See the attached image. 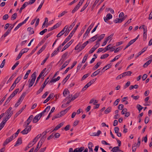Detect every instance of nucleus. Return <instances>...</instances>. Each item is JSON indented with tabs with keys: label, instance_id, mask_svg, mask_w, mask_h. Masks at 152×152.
<instances>
[{
	"label": "nucleus",
	"instance_id": "774afa93",
	"mask_svg": "<svg viewBox=\"0 0 152 152\" xmlns=\"http://www.w3.org/2000/svg\"><path fill=\"white\" fill-rule=\"evenodd\" d=\"M28 5V2H25L23 5L21 7L23 9H24Z\"/></svg>",
	"mask_w": 152,
	"mask_h": 152
},
{
	"label": "nucleus",
	"instance_id": "393cba45",
	"mask_svg": "<svg viewBox=\"0 0 152 152\" xmlns=\"http://www.w3.org/2000/svg\"><path fill=\"white\" fill-rule=\"evenodd\" d=\"M60 115L61 114L60 113H58L57 114L55 115L52 118V120H54L56 118H59L60 117H62L61 115Z\"/></svg>",
	"mask_w": 152,
	"mask_h": 152
},
{
	"label": "nucleus",
	"instance_id": "c9c22d12",
	"mask_svg": "<svg viewBox=\"0 0 152 152\" xmlns=\"http://www.w3.org/2000/svg\"><path fill=\"white\" fill-rule=\"evenodd\" d=\"M68 54V52H66L62 56V59H63V60L62 61V63L65 60V58L67 56Z\"/></svg>",
	"mask_w": 152,
	"mask_h": 152
},
{
	"label": "nucleus",
	"instance_id": "4c0bfd02",
	"mask_svg": "<svg viewBox=\"0 0 152 152\" xmlns=\"http://www.w3.org/2000/svg\"><path fill=\"white\" fill-rule=\"evenodd\" d=\"M79 95V94L78 93H76L73 96L71 99V100L73 101L77 98Z\"/></svg>",
	"mask_w": 152,
	"mask_h": 152
},
{
	"label": "nucleus",
	"instance_id": "bf43d9fd",
	"mask_svg": "<svg viewBox=\"0 0 152 152\" xmlns=\"http://www.w3.org/2000/svg\"><path fill=\"white\" fill-rule=\"evenodd\" d=\"M89 75V74L88 73L84 75L83 76L81 79V80H84L87 77H88Z\"/></svg>",
	"mask_w": 152,
	"mask_h": 152
},
{
	"label": "nucleus",
	"instance_id": "ddd939ff",
	"mask_svg": "<svg viewBox=\"0 0 152 152\" xmlns=\"http://www.w3.org/2000/svg\"><path fill=\"white\" fill-rule=\"evenodd\" d=\"M111 151L113 152H117L118 151H121V150L119 149V146H115L111 150Z\"/></svg>",
	"mask_w": 152,
	"mask_h": 152
},
{
	"label": "nucleus",
	"instance_id": "a18cd8bd",
	"mask_svg": "<svg viewBox=\"0 0 152 152\" xmlns=\"http://www.w3.org/2000/svg\"><path fill=\"white\" fill-rule=\"evenodd\" d=\"M88 55L87 54L85 55L84 56L83 59L82 61V63H84L86 61Z\"/></svg>",
	"mask_w": 152,
	"mask_h": 152
},
{
	"label": "nucleus",
	"instance_id": "58836bf2",
	"mask_svg": "<svg viewBox=\"0 0 152 152\" xmlns=\"http://www.w3.org/2000/svg\"><path fill=\"white\" fill-rule=\"evenodd\" d=\"M111 110V107H109L104 110V113L105 114H107L110 113Z\"/></svg>",
	"mask_w": 152,
	"mask_h": 152
},
{
	"label": "nucleus",
	"instance_id": "a878e982",
	"mask_svg": "<svg viewBox=\"0 0 152 152\" xmlns=\"http://www.w3.org/2000/svg\"><path fill=\"white\" fill-rule=\"evenodd\" d=\"M102 63L100 62H98L93 67V69L94 70H96L101 65Z\"/></svg>",
	"mask_w": 152,
	"mask_h": 152
},
{
	"label": "nucleus",
	"instance_id": "4be33fe9",
	"mask_svg": "<svg viewBox=\"0 0 152 152\" xmlns=\"http://www.w3.org/2000/svg\"><path fill=\"white\" fill-rule=\"evenodd\" d=\"M100 72V69H98L95 72H94L91 75V77H93V76H95L97 75Z\"/></svg>",
	"mask_w": 152,
	"mask_h": 152
},
{
	"label": "nucleus",
	"instance_id": "f8f14e48",
	"mask_svg": "<svg viewBox=\"0 0 152 152\" xmlns=\"http://www.w3.org/2000/svg\"><path fill=\"white\" fill-rule=\"evenodd\" d=\"M26 107V105H24L23 106L21 110H19L18 112L16 113L15 115V118H16L22 112V111Z\"/></svg>",
	"mask_w": 152,
	"mask_h": 152
},
{
	"label": "nucleus",
	"instance_id": "680f3d73",
	"mask_svg": "<svg viewBox=\"0 0 152 152\" xmlns=\"http://www.w3.org/2000/svg\"><path fill=\"white\" fill-rule=\"evenodd\" d=\"M106 18H107V19L109 20L112 18V15L111 14L108 13L106 15Z\"/></svg>",
	"mask_w": 152,
	"mask_h": 152
},
{
	"label": "nucleus",
	"instance_id": "f3484780",
	"mask_svg": "<svg viewBox=\"0 0 152 152\" xmlns=\"http://www.w3.org/2000/svg\"><path fill=\"white\" fill-rule=\"evenodd\" d=\"M84 148L83 147L80 148H77L74 150L73 152H82L84 149Z\"/></svg>",
	"mask_w": 152,
	"mask_h": 152
},
{
	"label": "nucleus",
	"instance_id": "dca6fc26",
	"mask_svg": "<svg viewBox=\"0 0 152 152\" xmlns=\"http://www.w3.org/2000/svg\"><path fill=\"white\" fill-rule=\"evenodd\" d=\"M46 44L45 43L44 45L39 50L37 54V55H39L40 54L42 51H43L45 48L46 46Z\"/></svg>",
	"mask_w": 152,
	"mask_h": 152
},
{
	"label": "nucleus",
	"instance_id": "2eb2a0df",
	"mask_svg": "<svg viewBox=\"0 0 152 152\" xmlns=\"http://www.w3.org/2000/svg\"><path fill=\"white\" fill-rule=\"evenodd\" d=\"M70 59L68 61H66L63 64L61 68H60V70H61L63 69L64 68H65L67 65H68L69 63Z\"/></svg>",
	"mask_w": 152,
	"mask_h": 152
},
{
	"label": "nucleus",
	"instance_id": "6e6552de",
	"mask_svg": "<svg viewBox=\"0 0 152 152\" xmlns=\"http://www.w3.org/2000/svg\"><path fill=\"white\" fill-rule=\"evenodd\" d=\"M74 26V23H72L69 28H68L67 31L66 30L65 31V33L64 34L65 36H66L68 34L70 31L71 30Z\"/></svg>",
	"mask_w": 152,
	"mask_h": 152
},
{
	"label": "nucleus",
	"instance_id": "72a5a7b5",
	"mask_svg": "<svg viewBox=\"0 0 152 152\" xmlns=\"http://www.w3.org/2000/svg\"><path fill=\"white\" fill-rule=\"evenodd\" d=\"M121 56V55L116 56L110 62H112L118 59Z\"/></svg>",
	"mask_w": 152,
	"mask_h": 152
},
{
	"label": "nucleus",
	"instance_id": "6ab92c4d",
	"mask_svg": "<svg viewBox=\"0 0 152 152\" xmlns=\"http://www.w3.org/2000/svg\"><path fill=\"white\" fill-rule=\"evenodd\" d=\"M63 125V123H61L59 124L58 125H57L54 129L52 131V132H53L54 131H56L58 130L61 127H62Z\"/></svg>",
	"mask_w": 152,
	"mask_h": 152
},
{
	"label": "nucleus",
	"instance_id": "79ce46f5",
	"mask_svg": "<svg viewBox=\"0 0 152 152\" xmlns=\"http://www.w3.org/2000/svg\"><path fill=\"white\" fill-rule=\"evenodd\" d=\"M70 39V38L68 36L66 39L64 40V41L62 44V45H64Z\"/></svg>",
	"mask_w": 152,
	"mask_h": 152
},
{
	"label": "nucleus",
	"instance_id": "864d4df0",
	"mask_svg": "<svg viewBox=\"0 0 152 152\" xmlns=\"http://www.w3.org/2000/svg\"><path fill=\"white\" fill-rule=\"evenodd\" d=\"M19 61H17L15 64L13 66L12 68V70H14L15 67L19 64Z\"/></svg>",
	"mask_w": 152,
	"mask_h": 152
},
{
	"label": "nucleus",
	"instance_id": "4d7b16f0",
	"mask_svg": "<svg viewBox=\"0 0 152 152\" xmlns=\"http://www.w3.org/2000/svg\"><path fill=\"white\" fill-rule=\"evenodd\" d=\"M79 8V7H77V6H76L74 8V9L72 11V13H75L77 10Z\"/></svg>",
	"mask_w": 152,
	"mask_h": 152
},
{
	"label": "nucleus",
	"instance_id": "473e14b6",
	"mask_svg": "<svg viewBox=\"0 0 152 152\" xmlns=\"http://www.w3.org/2000/svg\"><path fill=\"white\" fill-rule=\"evenodd\" d=\"M60 78V76H58L57 78L53 79H52L50 81V83L55 82L58 80Z\"/></svg>",
	"mask_w": 152,
	"mask_h": 152
},
{
	"label": "nucleus",
	"instance_id": "a19ab883",
	"mask_svg": "<svg viewBox=\"0 0 152 152\" xmlns=\"http://www.w3.org/2000/svg\"><path fill=\"white\" fill-rule=\"evenodd\" d=\"M70 74H68L67 76L64 79V80H63V82H64V84L66 82L67 80L68 79L70 76Z\"/></svg>",
	"mask_w": 152,
	"mask_h": 152
},
{
	"label": "nucleus",
	"instance_id": "0e129e2a",
	"mask_svg": "<svg viewBox=\"0 0 152 152\" xmlns=\"http://www.w3.org/2000/svg\"><path fill=\"white\" fill-rule=\"evenodd\" d=\"M88 4H87V3H86L85 4L84 6L80 10V12H82L88 6Z\"/></svg>",
	"mask_w": 152,
	"mask_h": 152
},
{
	"label": "nucleus",
	"instance_id": "09e8293b",
	"mask_svg": "<svg viewBox=\"0 0 152 152\" xmlns=\"http://www.w3.org/2000/svg\"><path fill=\"white\" fill-rule=\"evenodd\" d=\"M58 52L59 51L58 50H55L51 54V57H53L57 55Z\"/></svg>",
	"mask_w": 152,
	"mask_h": 152
},
{
	"label": "nucleus",
	"instance_id": "4468645a",
	"mask_svg": "<svg viewBox=\"0 0 152 152\" xmlns=\"http://www.w3.org/2000/svg\"><path fill=\"white\" fill-rule=\"evenodd\" d=\"M94 147V145L92 142H90L88 144V147L89 150V151H93V147Z\"/></svg>",
	"mask_w": 152,
	"mask_h": 152
},
{
	"label": "nucleus",
	"instance_id": "1a4fd4ad",
	"mask_svg": "<svg viewBox=\"0 0 152 152\" xmlns=\"http://www.w3.org/2000/svg\"><path fill=\"white\" fill-rule=\"evenodd\" d=\"M19 90V88H17L15 89L12 93L10 95L9 98L11 99L13 98L15 95H16Z\"/></svg>",
	"mask_w": 152,
	"mask_h": 152
},
{
	"label": "nucleus",
	"instance_id": "ea45409f",
	"mask_svg": "<svg viewBox=\"0 0 152 152\" xmlns=\"http://www.w3.org/2000/svg\"><path fill=\"white\" fill-rule=\"evenodd\" d=\"M34 144H32L31 142H30L29 143L27 146L25 148V151H26L28 150L29 148L32 147L33 145Z\"/></svg>",
	"mask_w": 152,
	"mask_h": 152
},
{
	"label": "nucleus",
	"instance_id": "c03bdc74",
	"mask_svg": "<svg viewBox=\"0 0 152 152\" xmlns=\"http://www.w3.org/2000/svg\"><path fill=\"white\" fill-rule=\"evenodd\" d=\"M90 86V84L89 83H87L83 88L82 89V91H84L87 88Z\"/></svg>",
	"mask_w": 152,
	"mask_h": 152
},
{
	"label": "nucleus",
	"instance_id": "338daca9",
	"mask_svg": "<svg viewBox=\"0 0 152 152\" xmlns=\"http://www.w3.org/2000/svg\"><path fill=\"white\" fill-rule=\"evenodd\" d=\"M47 31V29L46 28L44 29L43 30L40 31L39 33V34L41 35H43Z\"/></svg>",
	"mask_w": 152,
	"mask_h": 152
},
{
	"label": "nucleus",
	"instance_id": "052dcab7",
	"mask_svg": "<svg viewBox=\"0 0 152 152\" xmlns=\"http://www.w3.org/2000/svg\"><path fill=\"white\" fill-rule=\"evenodd\" d=\"M130 84V82L129 81H128L126 84L124 86V88L125 89L128 87Z\"/></svg>",
	"mask_w": 152,
	"mask_h": 152
},
{
	"label": "nucleus",
	"instance_id": "37998d69",
	"mask_svg": "<svg viewBox=\"0 0 152 152\" xmlns=\"http://www.w3.org/2000/svg\"><path fill=\"white\" fill-rule=\"evenodd\" d=\"M81 44L80 43H79L75 47V49L76 50H79V51H80V49L81 48Z\"/></svg>",
	"mask_w": 152,
	"mask_h": 152
},
{
	"label": "nucleus",
	"instance_id": "8fccbe9b",
	"mask_svg": "<svg viewBox=\"0 0 152 152\" xmlns=\"http://www.w3.org/2000/svg\"><path fill=\"white\" fill-rule=\"evenodd\" d=\"M40 142H39L38 143L36 148H35V149H34V152H37V151H38V149L40 148V147H41V146H40L39 147V143Z\"/></svg>",
	"mask_w": 152,
	"mask_h": 152
},
{
	"label": "nucleus",
	"instance_id": "de8ad7c7",
	"mask_svg": "<svg viewBox=\"0 0 152 152\" xmlns=\"http://www.w3.org/2000/svg\"><path fill=\"white\" fill-rule=\"evenodd\" d=\"M109 56V54H105L104 55H103L101 56L100 57V58L101 59H104L108 57Z\"/></svg>",
	"mask_w": 152,
	"mask_h": 152
},
{
	"label": "nucleus",
	"instance_id": "f704fd0d",
	"mask_svg": "<svg viewBox=\"0 0 152 152\" xmlns=\"http://www.w3.org/2000/svg\"><path fill=\"white\" fill-rule=\"evenodd\" d=\"M31 71L30 69L28 70L27 71V72H26V74L25 75V76L24 77L23 79H26L27 78L28 75L30 73Z\"/></svg>",
	"mask_w": 152,
	"mask_h": 152
},
{
	"label": "nucleus",
	"instance_id": "9d476101",
	"mask_svg": "<svg viewBox=\"0 0 152 152\" xmlns=\"http://www.w3.org/2000/svg\"><path fill=\"white\" fill-rule=\"evenodd\" d=\"M73 41L72 40H71L70 41L68 42L63 48L61 51L62 52L65 50L72 43Z\"/></svg>",
	"mask_w": 152,
	"mask_h": 152
},
{
	"label": "nucleus",
	"instance_id": "6e6d98bb",
	"mask_svg": "<svg viewBox=\"0 0 152 152\" xmlns=\"http://www.w3.org/2000/svg\"><path fill=\"white\" fill-rule=\"evenodd\" d=\"M17 13H14L11 17V20H13L15 19L17 16Z\"/></svg>",
	"mask_w": 152,
	"mask_h": 152
},
{
	"label": "nucleus",
	"instance_id": "a211bd4d",
	"mask_svg": "<svg viewBox=\"0 0 152 152\" xmlns=\"http://www.w3.org/2000/svg\"><path fill=\"white\" fill-rule=\"evenodd\" d=\"M22 143V138L21 137L19 138L16 141V144L15 145V147L19 145H20Z\"/></svg>",
	"mask_w": 152,
	"mask_h": 152
},
{
	"label": "nucleus",
	"instance_id": "5fc2aeb1",
	"mask_svg": "<svg viewBox=\"0 0 152 152\" xmlns=\"http://www.w3.org/2000/svg\"><path fill=\"white\" fill-rule=\"evenodd\" d=\"M147 48L145 47L143 48L141 50L140 52L139 53V55H140L142 53L144 52L147 49Z\"/></svg>",
	"mask_w": 152,
	"mask_h": 152
},
{
	"label": "nucleus",
	"instance_id": "7c9ffc66",
	"mask_svg": "<svg viewBox=\"0 0 152 152\" xmlns=\"http://www.w3.org/2000/svg\"><path fill=\"white\" fill-rule=\"evenodd\" d=\"M69 93V91L68 89H65L63 92V95L64 96H65L67 94Z\"/></svg>",
	"mask_w": 152,
	"mask_h": 152
},
{
	"label": "nucleus",
	"instance_id": "c756f323",
	"mask_svg": "<svg viewBox=\"0 0 152 152\" xmlns=\"http://www.w3.org/2000/svg\"><path fill=\"white\" fill-rule=\"evenodd\" d=\"M12 29V28H9L7 31L5 32V33L3 35L4 37H6L7 35H8V34L10 33L11 31V30Z\"/></svg>",
	"mask_w": 152,
	"mask_h": 152
},
{
	"label": "nucleus",
	"instance_id": "cd10ccee",
	"mask_svg": "<svg viewBox=\"0 0 152 152\" xmlns=\"http://www.w3.org/2000/svg\"><path fill=\"white\" fill-rule=\"evenodd\" d=\"M98 35L96 34L93 37L89 39V41L91 42H93L95 40L98 38Z\"/></svg>",
	"mask_w": 152,
	"mask_h": 152
},
{
	"label": "nucleus",
	"instance_id": "e433bc0d",
	"mask_svg": "<svg viewBox=\"0 0 152 152\" xmlns=\"http://www.w3.org/2000/svg\"><path fill=\"white\" fill-rule=\"evenodd\" d=\"M65 32L62 30L56 36L57 37H59L62 35Z\"/></svg>",
	"mask_w": 152,
	"mask_h": 152
},
{
	"label": "nucleus",
	"instance_id": "49530a36",
	"mask_svg": "<svg viewBox=\"0 0 152 152\" xmlns=\"http://www.w3.org/2000/svg\"><path fill=\"white\" fill-rule=\"evenodd\" d=\"M46 138V137L42 136L40 140L39 141L40 142V146H41L42 144V143L44 142Z\"/></svg>",
	"mask_w": 152,
	"mask_h": 152
},
{
	"label": "nucleus",
	"instance_id": "bb28decb",
	"mask_svg": "<svg viewBox=\"0 0 152 152\" xmlns=\"http://www.w3.org/2000/svg\"><path fill=\"white\" fill-rule=\"evenodd\" d=\"M152 61V59L150 60L147 61L143 65V67L145 68L147 67Z\"/></svg>",
	"mask_w": 152,
	"mask_h": 152
},
{
	"label": "nucleus",
	"instance_id": "13d9d810",
	"mask_svg": "<svg viewBox=\"0 0 152 152\" xmlns=\"http://www.w3.org/2000/svg\"><path fill=\"white\" fill-rule=\"evenodd\" d=\"M100 45V43L98 42H96V44L93 47L96 50L97 48H98Z\"/></svg>",
	"mask_w": 152,
	"mask_h": 152
},
{
	"label": "nucleus",
	"instance_id": "69168bd1",
	"mask_svg": "<svg viewBox=\"0 0 152 152\" xmlns=\"http://www.w3.org/2000/svg\"><path fill=\"white\" fill-rule=\"evenodd\" d=\"M67 12L66 11H64L61 14H59L58 16V17H61L64 15L65 14L67 13Z\"/></svg>",
	"mask_w": 152,
	"mask_h": 152
},
{
	"label": "nucleus",
	"instance_id": "aec40b11",
	"mask_svg": "<svg viewBox=\"0 0 152 152\" xmlns=\"http://www.w3.org/2000/svg\"><path fill=\"white\" fill-rule=\"evenodd\" d=\"M27 31L29 32V34L31 35L34 33V31L33 28L29 27L27 28Z\"/></svg>",
	"mask_w": 152,
	"mask_h": 152
},
{
	"label": "nucleus",
	"instance_id": "412c9836",
	"mask_svg": "<svg viewBox=\"0 0 152 152\" xmlns=\"http://www.w3.org/2000/svg\"><path fill=\"white\" fill-rule=\"evenodd\" d=\"M22 78V76H21L18 77L15 80L13 83L15 84L16 85L21 80Z\"/></svg>",
	"mask_w": 152,
	"mask_h": 152
},
{
	"label": "nucleus",
	"instance_id": "c85d7f7f",
	"mask_svg": "<svg viewBox=\"0 0 152 152\" xmlns=\"http://www.w3.org/2000/svg\"><path fill=\"white\" fill-rule=\"evenodd\" d=\"M132 73V72L129 71L123 73V74L124 77L126 76H130Z\"/></svg>",
	"mask_w": 152,
	"mask_h": 152
},
{
	"label": "nucleus",
	"instance_id": "b1692460",
	"mask_svg": "<svg viewBox=\"0 0 152 152\" xmlns=\"http://www.w3.org/2000/svg\"><path fill=\"white\" fill-rule=\"evenodd\" d=\"M105 36V34H102L100 35L99 37H98V40L97 42H99Z\"/></svg>",
	"mask_w": 152,
	"mask_h": 152
},
{
	"label": "nucleus",
	"instance_id": "603ef678",
	"mask_svg": "<svg viewBox=\"0 0 152 152\" xmlns=\"http://www.w3.org/2000/svg\"><path fill=\"white\" fill-rule=\"evenodd\" d=\"M35 116L34 117V118L33 119V120L32 122L34 123H37L39 120V119H38L37 118V117Z\"/></svg>",
	"mask_w": 152,
	"mask_h": 152
},
{
	"label": "nucleus",
	"instance_id": "f03ea898",
	"mask_svg": "<svg viewBox=\"0 0 152 152\" xmlns=\"http://www.w3.org/2000/svg\"><path fill=\"white\" fill-rule=\"evenodd\" d=\"M24 127L26 128L23 130L21 132V133L23 134H27L31 130V125L28 126H23Z\"/></svg>",
	"mask_w": 152,
	"mask_h": 152
},
{
	"label": "nucleus",
	"instance_id": "39448f33",
	"mask_svg": "<svg viewBox=\"0 0 152 152\" xmlns=\"http://www.w3.org/2000/svg\"><path fill=\"white\" fill-rule=\"evenodd\" d=\"M29 18V17H27L22 22V23H20L14 29V31H16L21 26L23 25L25 23L26 21H27L28 19Z\"/></svg>",
	"mask_w": 152,
	"mask_h": 152
},
{
	"label": "nucleus",
	"instance_id": "9b49d317",
	"mask_svg": "<svg viewBox=\"0 0 152 152\" xmlns=\"http://www.w3.org/2000/svg\"><path fill=\"white\" fill-rule=\"evenodd\" d=\"M53 95L54 94L53 93L50 94L48 97L44 101L43 103H45L48 102L53 96Z\"/></svg>",
	"mask_w": 152,
	"mask_h": 152
},
{
	"label": "nucleus",
	"instance_id": "e2e57ef3",
	"mask_svg": "<svg viewBox=\"0 0 152 152\" xmlns=\"http://www.w3.org/2000/svg\"><path fill=\"white\" fill-rule=\"evenodd\" d=\"M67 112V111H66L65 109L64 110L61 111L60 113L61 116L64 115Z\"/></svg>",
	"mask_w": 152,
	"mask_h": 152
},
{
	"label": "nucleus",
	"instance_id": "5701e85b",
	"mask_svg": "<svg viewBox=\"0 0 152 152\" xmlns=\"http://www.w3.org/2000/svg\"><path fill=\"white\" fill-rule=\"evenodd\" d=\"M139 35H138L137 37L135 39L131 40L128 43L129 45H131L132 44H133L134 42H135L136 40L138 39L139 37Z\"/></svg>",
	"mask_w": 152,
	"mask_h": 152
},
{
	"label": "nucleus",
	"instance_id": "f257e3e1",
	"mask_svg": "<svg viewBox=\"0 0 152 152\" xmlns=\"http://www.w3.org/2000/svg\"><path fill=\"white\" fill-rule=\"evenodd\" d=\"M36 72H35L31 75V79H29L28 80V82H29L28 86L29 88L31 87L34 84L36 78Z\"/></svg>",
	"mask_w": 152,
	"mask_h": 152
},
{
	"label": "nucleus",
	"instance_id": "3c124183",
	"mask_svg": "<svg viewBox=\"0 0 152 152\" xmlns=\"http://www.w3.org/2000/svg\"><path fill=\"white\" fill-rule=\"evenodd\" d=\"M44 88V87L41 86L40 88L39 89V90L37 92V94L38 95L41 93L42 91Z\"/></svg>",
	"mask_w": 152,
	"mask_h": 152
},
{
	"label": "nucleus",
	"instance_id": "2f4dec72",
	"mask_svg": "<svg viewBox=\"0 0 152 152\" xmlns=\"http://www.w3.org/2000/svg\"><path fill=\"white\" fill-rule=\"evenodd\" d=\"M49 78V77H47L46 80H45L43 84L42 85V86H43L44 87H45L46 85L47 84L48 82H49V80H48Z\"/></svg>",
	"mask_w": 152,
	"mask_h": 152
},
{
	"label": "nucleus",
	"instance_id": "0eeeda50",
	"mask_svg": "<svg viewBox=\"0 0 152 152\" xmlns=\"http://www.w3.org/2000/svg\"><path fill=\"white\" fill-rule=\"evenodd\" d=\"M46 69V68H45L41 71V72L39 75V76L37 78V80H36L34 86H36V85H37V84L38 83V81L39 80L40 78L41 77L42 74L45 71Z\"/></svg>",
	"mask_w": 152,
	"mask_h": 152
},
{
	"label": "nucleus",
	"instance_id": "7ed1b4c3",
	"mask_svg": "<svg viewBox=\"0 0 152 152\" xmlns=\"http://www.w3.org/2000/svg\"><path fill=\"white\" fill-rule=\"evenodd\" d=\"M94 24L92 23L91 25H90L88 28L87 29L86 31L85 32L84 34L83 37V39H85L86 37L88 35L90 30H91L92 27L94 26Z\"/></svg>",
	"mask_w": 152,
	"mask_h": 152
},
{
	"label": "nucleus",
	"instance_id": "20e7f679",
	"mask_svg": "<svg viewBox=\"0 0 152 152\" xmlns=\"http://www.w3.org/2000/svg\"><path fill=\"white\" fill-rule=\"evenodd\" d=\"M33 115H31L27 120L24 123L23 125V126H26L28 125L30 123L32 119L33 118Z\"/></svg>",
	"mask_w": 152,
	"mask_h": 152
},
{
	"label": "nucleus",
	"instance_id": "423d86ee",
	"mask_svg": "<svg viewBox=\"0 0 152 152\" xmlns=\"http://www.w3.org/2000/svg\"><path fill=\"white\" fill-rule=\"evenodd\" d=\"M13 135L7 138L3 143V146H4L8 144V143L12 141L13 140Z\"/></svg>",
	"mask_w": 152,
	"mask_h": 152
}]
</instances>
